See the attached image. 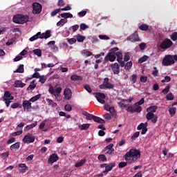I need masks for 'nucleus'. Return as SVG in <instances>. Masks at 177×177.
Returning <instances> with one entry per match:
<instances>
[{
  "label": "nucleus",
  "mask_w": 177,
  "mask_h": 177,
  "mask_svg": "<svg viewBox=\"0 0 177 177\" xmlns=\"http://www.w3.org/2000/svg\"><path fill=\"white\" fill-rule=\"evenodd\" d=\"M140 158V151L136 149H131L124 155V160L127 162H120L118 165L119 168H124L129 164H132V162H136Z\"/></svg>",
  "instance_id": "nucleus-1"
},
{
  "label": "nucleus",
  "mask_w": 177,
  "mask_h": 177,
  "mask_svg": "<svg viewBox=\"0 0 177 177\" xmlns=\"http://www.w3.org/2000/svg\"><path fill=\"white\" fill-rule=\"evenodd\" d=\"M12 21L16 24H24L28 21V16L23 15H15L12 18Z\"/></svg>",
  "instance_id": "nucleus-2"
},
{
  "label": "nucleus",
  "mask_w": 177,
  "mask_h": 177,
  "mask_svg": "<svg viewBox=\"0 0 177 177\" xmlns=\"http://www.w3.org/2000/svg\"><path fill=\"white\" fill-rule=\"evenodd\" d=\"M162 66H168L175 64V60H174V56L171 55H166L162 62Z\"/></svg>",
  "instance_id": "nucleus-3"
},
{
  "label": "nucleus",
  "mask_w": 177,
  "mask_h": 177,
  "mask_svg": "<svg viewBox=\"0 0 177 177\" xmlns=\"http://www.w3.org/2000/svg\"><path fill=\"white\" fill-rule=\"evenodd\" d=\"M109 77H105L102 84L99 86L100 89H113L114 84L110 83Z\"/></svg>",
  "instance_id": "nucleus-4"
},
{
  "label": "nucleus",
  "mask_w": 177,
  "mask_h": 177,
  "mask_svg": "<svg viewBox=\"0 0 177 177\" xmlns=\"http://www.w3.org/2000/svg\"><path fill=\"white\" fill-rule=\"evenodd\" d=\"M22 140H23L24 143L30 145V143H34V142H35V136H32V134L28 133L24 136Z\"/></svg>",
  "instance_id": "nucleus-5"
},
{
  "label": "nucleus",
  "mask_w": 177,
  "mask_h": 177,
  "mask_svg": "<svg viewBox=\"0 0 177 177\" xmlns=\"http://www.w3.org/2000/svg\"><path fill=\"white\" fill-rule=\"evenodd\" d=\"M172 41L169 39H164L160 45V48L161 49H168V48H171L172 46Z\"/></svg>",
  "instance_id": "nucleus-6"
},
{
  "label": "nucleus",
  "mask_w": 177,
  "mask_h": 177,
  "mask_svg": "<svg viewBox=\"0 0 177 177\" xmlns=\"http://www.w3.org/2000/svg\"><path fill=\"white\" fill-rule=\"evenodd\" d=\"M32 9V13L34 15H39L42 12V5L39 3H33Z\"/></svg>",
  "instance_id": "nucleus-7"
},
{
  "label": "nucleus",
  "mask_w": 177,
  "mask_h": 177,
  "mask_svg": "<svg viewBox=\"0 0 177 177\" xmlns=\"http://www.w3.org/2000/svg\"><path fill=\"white\" fill-rule=\"evenodd\" d=\"M127 41H131V42H140V39L139 38L138 32L136 31L133 35L127 37Z\"/></svg>",
  "instance_id": "nucleus-8"
},
{
  "label": "nucleus",
  "mask_w": 177,
  "mask_h": 177,
  "mask_svg": "<svg viewBox=\"0 0 177 177\" xmlns=\"http://www.w3.org/2000/svg\"><path fill=\"white\" fill-rule=\"evenodd\" d=\"M22 107L24 108V111H30L32 106H31V102L29 100H24L22 103Z\"/></svg>",
  "instance_id": "nucleus-9"
},
{
  "label": "nucleus",
  "mask_w": 177,
  "mask_h": 177,
  "mask_svg": "<svg viewBox=\"0 0 177 177\" xmlns=\"http://www.w3.org/2000/svg\"><path fill=\"white\" fill-rule=\"evenodd\" d=\"M64 96L66 100H70L73 97V91L68 88H66L64 90Z\"/></svg>",
  "instance_id": "nucleus-10"
},
{
  "label": "nucleus",
  "mask_w": 177,
  "mask_h": 177,
  "mask_svg": "<svg viewBox=\"0 0 177 177\" xmlns=\"http://www.w3.org/2000/svg\"><path fill=\"white\" fill-rule=\"evenodd\" d=\"M115 59H117V57L114 53H109L105 57L104 60L105 62H115Z\"/></svg>",
  "instance_id": "nucleus-11"
},
{
  "label": "nucleus",
  "mask_w": 177,
  "mask_h": 177,
  "mask_svg": "<svg viewBox=\"0 0 177 177\" xmlns=\"http://www.w3.org/2000/svg\"><path fill=\"white\" fill-rule=\"evenodd\" d=\"M139 29L141 30V31H148V32H151L153 30V28H151V26L149 27V25L146 24H142L140 26Z\"/></svg>",
  "instance_id": "nucleus-12"
},
{
  "label": "nucleus",
  "mask_w": 177,
  "mask_h": 177,
  "mask_svg": "<svg viewBox=\"0 0 177 177\" xmlns=\"http://www.w3.org/2000/svg\"><path fill=\"white\" fill-rule=\"evenodd\" d=\"M111 68H112V71H113V74H120V64L115 62L111 65Z\"/></svg>",
  "instance_id": "nucleus-13"
},
{
  "label": "nucleus",
  "mask_w": 177,
  "mask_h": 177,
  "mask_svg": "<svg viewBox=\"0 0 177 177\" xmlns=\"http://www.w3.org/2000/svg\"><path fill=\"white\" fill-rule=\"evenodd\" d=\"M50 30H48L45 32L40 33V39H48V38H50L52 37V34H50Z\"/></svg>",
  "instance_id": "nucleus-14"
},
{
  "label": "nucleus",
  "mask_w": 177,
  "mask_h": 177,
  "mask_svg": "<svg viewBox=\"0 0 177 177\" xmlns=\"http://www.w3.org/2000/svg\"><path fill=\"white\" fill-rule=\"evenodd\" d=\"M104 110H106V111H109V113H111V115H113L115 114V109H114L113 106H110V105L105 104L104 106Z\"/></svg>",
  "instance_id": "nucleus-15"
},
{
  "label": "nucleus",
  "mask_w": 177,
  "mask_h": 177,
  "mask_svg": "<svg viewBox=\"0 0 177 177\" xmlns=\"http://www.w3.org/2000/svg\"><path fill=\"white\" fill-rule=\"evenodd\" d=\"M56 161H59V156L56 153H53L48 158V162L53 164V162H56Z\"/></svg>",
  "instance_id": "nucleus-16"
},
{
  "label": "nucleus",
  "mask_w": 177,
  "mask_h": 177,
  "mask_svg": "<svg viewBox=\"0 0 177 177\" xmlns=\"http://www.w3.org/2000/svg\"><path fill=\"white\" fill-rule=\"evenodd\" d=\"M19 168H21L19 169V171H20V172H21V174H24V173H26V171H28V167H27V165H26L24 163L19 164Z\"/></svg>",
  "instance_id": "nucleus-17"
},
{
  "label": "nucleus",
  "mask_w": 177,
  "mask_h": 177,
  "mask_svg": "<svg viewBox=\"0 0 177 177\" xmlns=\"http://www.w3.org/2000/svg\"><path fill=\"white\" fill-rule=\"evenodd\" d=\"M77 125H79V129H80V131H86V129H88L89 127H91V124L88 123L83 124L82 125L77 124Z\"/></svg>",
  "instance_id": "nucleus-18"
},
{
  "label": "nucleus",
  "mask_w": 177,
  "mask_h": 177,
  "mask_svg": "<svg viewBox=\"0 0 177 177\" xmlns=\"http://www.w3.org/2000/svg\"><path fill=\"white\" fill-rule=\"evenodd\" d=\"M124 109H126L127 113H131V114L135 113L134 106L131 104L124 105Z\"/></svg>",
  "instance_id": "nucleus-19"
},
{
  "label": "nucleus",
  "mask_w": 177,
  "mask_h": 177,
  "mask_svg": "<svg viewBox=\"0 0 177 177\" xmlns=\"http://www.w3.org/2000/svg\"><path fill=\"white\" fill-rule=\"evenodd\" d=\"M26 84L21 82L20 80H16L15 82V88H24Z\"/></svg>",
  "instance_id": "nucleus-20"
},
{
  "label": "nucleus",
  "mask_w": 177,
  "mask_h": 177,
  "mask_svg": "<svg viewBox=\"0 0 177 177\" xmlns=\"http://www.w3.org/2000/svg\"><path fill=\"white\" fill-rule=\"evenodd\" d=\"M158 109V107L157 106L153 105V106H151L148 107L147 109V111L154 114V113H156V111H157Z\"/></svg>",
  "instance_id": "nucleus-21"
},
{
  "label": "nucleus",
  "mask_w": 177,
  "mask_h": 177,
  "mask_svg": "<svg viewBox=\"0 0 177 177\" xmlns=\"http://www.w3.org/2000/svg\"><path fill=\"white\" fill-rule=\"evenodd\" d=\"M61 17H63L64 19H72L73 14L70 12H64L60 15Z\"/></svg>",
  "instance_id": "nucleus-22"
},
{
  "label": "nucleus",
  "mask_w": 177,
  "mask_h": 177,
  "mask_svg": "<svg viewBox=\"0 0 177 177\" xmlns=\"http://www.w3.org/2000/svg\"><path fill=\"white\" fill-rule=\"evenodd\" d=\"M10 150H17L20 149V142H15V144L12 145L10 147Z\"/></svg>",
  "instance_id": "nucleus-23"
},
{
  "label": "nucleus",
  "mask_w": 177,
  "mask_h": 177,
  "mask_svg": "<svg viewBox=\"0 0 177 177\" xmlns=\"http://www.w3.org/2000/svg\"><path fill=\"white\" fill-rule=\"evenodd\" d=\"M93 121H95V122H97L98 124H104V120L103 119H102V118L97 117V116H95L93 117Z\"/></svg>",
  "instance_id": "nucleus-24"
},
{
  "label": "nucleus",
  "mask_w": 177,
  "mask_h": 177,
  "mask_svg": "<svg viewBox=\"0 0 177 177\" xmlns=\"http://www.w3.org/2000/svg\"><path fill=\"white\" fill-rule=\"evenodd\" d=\"M71 81H82V77L77 75H73L71 76Z\"/></svg>",
  "instance_id": "nucleus-25"
},
{
  "label": "nucleus",
  "mask_w": 177,
  "mask_h": 177,
  "mask_svg": "<svg viewBox=\"0 0 177 177\" xmlns=\"http://www.w3.org/2000/svg\"><path fill=\"white\" fill-rule=\"evenodd\" d=\"M114 167H115V163L111 162V163H109L107 166L105 167V169L108 172H110V171H111V169H113L114 168Z\"/></svg>",
  "instance_id": "nucleus-26"
},
{
  "label": "nucleus",
  "mask_w": 177,
  "mask_h": 177,
  "mask_svg": "<svg viewBox=\"0 0 177 177\" xmlns=\"http://www.w3.org/2000/svg\"><path fill=\"white\" fill-rule=\"evenodd\" d=\"M39 37H41V32H38L36 35L31 37L29 39V41H30V42H33V41H35L36 39H38V38H39Z\"/></svg>",
  "instance_id": "nucleus-27"
},
{
  "label": "nucleus",
  "mask_w": 177,
  "mask_h": 177,
  "mask_svg": "<svg viewBox=\"0 0 177 177\" xmlns=\"http://www.w3.org/2000/svg\"><path fill=\"white\" fill-rule=\"evenodd\" d=\"M39 37H41V32H38L36 35L31 37L29 39V41H30V42H33V41H35L36 39H38V38H39Z\"/></svg>",
  "instance_id": "nucleus-28"
},
{
  "label": "nucleus",
  "mask_w": 177,
  "mask_h": 177,
  "mask_svg": "<svg viewBox=\"0 0 177 177\" xmlns=\"http://www.w3.org/2000/svg\"><path fill=\"white\" fill-rule=\"evenodd\" d=\"M46 102L48 106H51V107H56L57 106V104L56 102H54L53 100H52L51 99L47 98Z\"/></svg>",
  "instance_id": "nucleus-29"
},
{
  "label": "nucleus",
  "mask_w": 177,
  "mask_h": 177,
  "mask_svg": "<svg viewBox=\"0 0 177 177\" xmlns=\"http://www.w3.org/2000/svg\"><path fill=\"white\" fill-rule=\"evenodd\" d=\"M66 23H67V20L66 19H62L57 23V27H63Z\"/></svg>",
  "instance_id": "nucleus-30"
},
{
  "label": "nucleus",
  "mask_w": 177,
  "mask_h": 177,
  "mask_svg": "<svg viewBox=\"0 0 177 177\" xmlns=\"http://www.w3.org/2000/svg\"><path fill=\"white\" fill-rule=\"evenodd\" d=\"M85 36H82V35L78 34L76 36V39L77 41V42H84V41L85 40Z\"/></svg>",
  "instance_id": "nucleus-31"
},
{
  "label": "nucleus",
  "mask_w": 177,
  "mask_h": 177,
  "mask_svg": "<svg viewBox=\"0 0 177 177\" xmlns=\"http://www.w3.org/2000/svg\"><path fill=\"white\" fill-rule=\"evenodd\" d=\"M39 99H41V94H37L32 97L29 100L30 102H32V103H34V102H37Z\"/></svg>",
  "instance_id": "nucleus-32"
},
{
  "label": "nucleus",
  "mask_w": 177,
  "mask_h": 177,
  "mask_svg": "<svg viewBox=\"0 0 177 177\" xmlns=\"http://www.w3.org/2000/svg\"><path fill=\"white\" fill-rule=\"evenodd\" d=\"M14 73H24V64L19 65L18 68L15 71H14Z\"/></svg>",
  "instance_id": "nucleus-33"
},
{
  "label": "nucleus",
  "mask_w": 177,
  "mask_h": 177,
  "mask_svg": "<svg viewBox=\"0 0 177 177\" xmlns=\"http://www.w3.org/2000/svg\"><path fill=\"white\" fill-rule=\"evenodd\" d=\"M115 56L117 57V62L122 60V53L121 51L116 52Z\"/></svg>",
  "instance_id": "nucleus-34"
},
{
  "label": "nucleus",
  "mask_w": 177,
  "mask_h": 177,
  "mask_svg": "<svg viewBox=\"0 0 177 177\" xmlns=\"http://www.w3.org/2000/svg\"><path fill=\"white\" fill-rule=\"evenodd\" d=\"M169 114H170L171 117H174V115H175V114H176V107H171L169 109Z\"/></svg>",
  "instance_id": "nucleus-35"
},
{
  "label": "nucleus",
  "mask_w": 177,
  "mask_h": 177,
  "mask_svg": "<svg viewBox=\"0 0 177 177\" xmlns=\"http://www.w3.org/2000/svg\"><path fill=\"white\" fill-rule=\"evenodd\" d=\"M149 59V56L147 55H144L142 57H140L138 59V63H140V64H142V63H145V62H147V60Z\"/></svg>",
  "instance_id": "nucleus-36"
},
{
  "label": "nucleus",
  "mask_w": 177,
  "mask_h": 177,
  "mask_svg": "<svg viewBox=\"0 0 177 177\" xmlns=\"http://www.w3.org/2000/svg\"><path fill=\"white\" fill-rule=\"evenodd\" d=\"M95 98L106 99V95L103 93H95Z\"/></svg>",
  "instance_id": "nucleus-37"
},
{
  "label": "nucleus",
  "mask_w": 177,
  "mask_h": 177,
  "mask_svg": "<svg viewBox=\"0 0 177 177\" xmlns=\"http://www.w3.org/2000/svg\"><path fill=\"white\" fill-rule=\"evenodd\" d=\"M11 109H21L22 105L21 104H19V102H15L10 106Z\"/></svg>",
  "instance_id": "nucleus-38"
},
{
  "label": "nucleus",
  "mask_w": 177,
  "mask_h": 177,
  "mask_svg": "<svg viewBox=\"0 0 177 177\" xmlns=\"http://www.w3.org/2000/svg\"><path fill=\"white\" fill-rule=\"evenodd\" d=\"M97 158L100 161H102L103 162L107 161V158L104 154H101L97 156Z\"/></svg>",
  "instance_id": "nucleus-39"
},
{
  "label": "nucleus",
  "mask_w": 177,
  "mask_h": 177,
  "mask_svg": "<svg viewBox=\"0 0 177 177\" xmlns=\"http://www.w3.org/2000/svg\"><path fill=\"white\" fill-rule=\"evenodd\" d=\"M154 113L151 112H148L146 115V118L148 120V121H150V120H153V118L155 116Z\"/></svg>",
  "instance_id": "nucleus-40"
},
{
  "label": "nucleus",
  "mask_w": 177,
  "mask_h": 177,
  "mask_svg": "<svg viewBox=\"0 0 177 177\" xmlns=\"http://www.w3.org/2000/svg\"><path fill=\"white\" fill-rule=\"evenodd\" d=\"M33 53L39 57H41V56H42V51L41 50V49H35L33 50Z\"/></svg>",
  "instance_id": "nucleus-41"
},
{
  "label": "nucleus",
  "mask_w": 177,
  "mask_h": 177,
  "mask_svg": "<svg viewBox=\"0 0 177 177\" xmlns=\"http://www.w3.org/2000/svg\"><path fill=\"white\" fill-rule=\"evenodd\" d=\"M134 113H141L142 112V106L138 105V106H136L135 104H134Z\"/></svg>",
  "instance_id": "nucleus-42"
},
{
  "label": "nucleus",
  "mask_w": 177,
  "mask_h": 177,
  "mask_svg": "<svg viewBox=\"0 0 177 177\" xmlns=\"http://www.w3.org/2000/svg\"><path fill=\"white\" fill-rule=\"evenodd\" d=\"M84 115H85V117H86V120H93V117H95V115L88 113H85V114H84Z\"/></svg>",
  "instance_id": "nucleus-43"
},
{
  "label": "nucleus",
  "mask_w": 177,
  "mask_h": 177,
  "mask_svg": "<svg viewBox=\"0 0 177 177\" xmlns=\"http://www.w3.org/2000/svg\"><path fill=\"white\" fill-rule=\"evenodd\" d=\"M78 28H80V26L74 25V26H71L69 28V30H70V31H72L73 32H75V31H77L78 30Z\"/></svg>",
  "instance_id": "nucleus-44"
},
{
  "label": "nucleus",
  "mask_w": 177,
  "mask_h": 177,
  "mask_svg": "<svg viewBox=\"0 0 177 177\" xmlns=\"http://www.w3.org/2000/svg\"><path fill=\"white\" fill-rule=\"evenodd\" d=\"M57 13H60V9L59 8L55 9V10L51 12L50 16L52 17H55V16H56V15H57Z\"/></svg>",
  "instance_id": "nucleus-45"
},
{
  "label": "nucleus",
  "mask_w": 177,
  "mask_h": 177,
  "mask_svg": "<svg viewBox=\"0 0 177 177\" xmlns=\"http://www.w3.org/2000/svg\"><path fill=\"white\" fill-rule=\"evenodd\" d=\"M54 91H55L54 95H60V93H62V87L59 86L55 88Z\"/></svg>",
  "instance_id": "nucleus-46"
},
{
  "label": "nucleus",
  "mask_w": 177,
  "mask_h": 177,
  "mask_svg": "<svg viewBox=\"0 0 177 177\" xmlns=\"http://www.w3.org/2000/svg\"><path fill=\"white\" fill-rule=\"evenodd\" d=\"M174 97L175 96L174 95V94H172V93H169L166 96L167 100H174Z\"/></svg>",
  "instance_id": "nucleus-47"
},
{
  "label": "nucleus",
  "mask_w": 177,
  "mask_h": 177,
  "mask_svg": "<svg viewBox=\"0 0 177 177\" xmlns=\"http://www.w3.org/2000/svg\"><path fill=\"white\" fill-rule=\"evenodd\" d=\"M139 135H140V132L139 131L135 132L131 138V140H135L136 138H139Z\"/></svg>",
  "instance_id": "nucleus-48"
},
{
  "label": "nucleus",
  "mask_w": 177,
  "mask_h": 177,
  "mask_svg": "<svg viewBox=\"0 0 177 177\" xmlns=\"http://www.w3.org/2000/svg\"><path fill=\"white\" fill-rule=\"evenodd\" d=\"M39 82H41V84H45L46 82V77L44 75L39 76Z\"/></svg>",
  "instance_id": "nucleus-49"
},
{
  "label": "nucleus",
  "mask_w": 177,
  "mask_h": 177,
  "mask_svg": "<svg viewBox=\"0 0 177 177\" xmlns=\"http://www.w3.org/2000/svg\"><path fill=\"white\" fill-rule=\"evenodd\" d=\"M67 40L70 45H74V44L77 42V39L75 38H71V39H68Z\"/></svg>",
  "instance_id": "nucleus-50"
},
{
  "label": "nucleus",
  "mask_w": 177,
  "mask_h": 177,
  "mask_svg": "<svg viewBox=\"0 0 177 177\" xmlns=\"http://www.w3.org/2000/svg\"><path fill=\"white\" fill-rule=\"evenodd\" d=\"M10 92L9 91H5L4 92V95L3 96V99L5 100V99H9V97H10Z\"/></svg>",
  "instance_id": "nucleus-51"
},
{
  "label": "nucleus",
  "mask_w": 177,
  "mask_h": 177,
  "mask_svg": "<svg viewBox=\"0 0 177 177\" xmlns=\"http://www.w3.org/2000/svg\"><path fill=\"white\" fill-rule=\"evenodd\" d=\"M171 39L173 41H177V32H173L170 36Z\"/></svg>",
  "instance_id": "nucleus-52"
},
{
  "label": "nucleus",
  "mask_w": 177,
  "mask_h": 177,
  "mask_svg": "<svg viewBox=\"0 0 177 177\" xmlns=\"http://www.w3.org/2000/svg\"><path fill=\"white\" fill-rule=\"evenodd\" d=\"M131 67H132V62H129L126 64L124 68L125 70H131Z\"/></svg>",
  "instance_id": "nucleus-53"
},
{
  "label": "nucleus",
  "mask_w": 177,
  "mask_h": 177,
  "mask_svg": "<svg viewBox=\"0 0 177 177\" xmlns=\"http://www.w3.org/2000/svg\"><path fill=\"white\" fill-rule=\"evenodd\" d=\"M84 88L87 91V92H88V93H92V88H91V86L86 84L84 86Z\"/></svg>",
  "instance_id": "nucleus-54"
},
{
  "label": "nucleus",
  "mask_w": 177,
  "mask_h": 177,
  "mask_svg": "<svg viewBox=\"0 0 177 177\" xmlns=\"http://www.w3.org/2000/svg\"><path fill=\"white\" fill-rule=\"evenodd\" d=\"M48 92L49 93H50V95H55V88H53V86H52V84L49 85Z\"/></svg>",
  "instance_id": "nucleus-55"
},
{
  "label": "nucleus",
  "mask_w": 177,
  "mask_h": 177,
  "mask_svg": "<svg viewBox=\"0 0 177 177\" xmlns=\"http://www.w3.org/2000/svg\"><path fill=\"white\" fill-rule=\"evenodd\" d=\"M145 104V98H141L140 100L138 102L135 103V106H142V104Z\"/></svg>",
  "instance_id": "nucleus-56"
},
{
  "label": "nucleus",
  "mask_w": 177,
  "mask_h": 177,
  "mask_svg": "<svg viewBox=\"0 0 177 177\" xmlns=\"http://www.w3.org/2000/svg\"><path fill=\"white\" fill-rule=\"evenodd\" d=\"M169 85L167 86L162 91V93H163L164 95H167V93H168L169 92Z\"/></svg>",
  "instance_id": "nucleus-57"
},
{
  "label": "nucleus",
  "mask_w": 177,
  "mask_h": 177,
  "mask_svg": "<svg viewBox=\"0 0 177 177\" xmlns=\"http://www.w3.org/2000/svg\"><path fill=\"white\" fill-rule=\"evenodd\" d=\"M83 53H84V55H86L87 56V57H89L90 56H92V55H93V53H92V52L87 50H84Z\"/></svg>",
  "instance_id": "nucleus-58"
},
{
  "label": "nucleus",
  "mask_w": 177,
  "mask_h": 177,
  "mask_svg": "<svg viewBox=\"0 0 177 177\" xmlns=\"http://www.w3.org/2000/svg\"><path fill=\"white\" fill-rule=\"evenodd\" d=\"M80 30H82L83 31L86 30V28H89V26L85 24H81L80 26Z\"/></svg>",
  "instance_id": "nucleus-59"
},
{
  "label": "nucleus",
  "mask_w": 177,
  "mask_h": 177,
  "mask_svg": "<svg viewBox=\"0 0 177 177\" xmlns=\"http://www.w3.org/2000/svg\"><path fill=\"white\" fill-rule=\"evenodd\" d=\"M23 133V130H19L18 131L14 132L12 133V136H19Z\"/></svg>",
  "instance_id": "nucleus-60"
},
{
  "label": "nucleus",
  "mask_w": 177,
  "mask_h": 177,
  "mask_svg": "<svg viewBox=\"0 0 177 177\" xmlns=\"http://www.w3.org/2000/svg\"><path fill=\"white\" fill-rule=\"evenodd\" d=\"M79 17H84L86 15V10H82L77 13Z\"/></svg>",
  "instance_id": "nucleus-61"
},
{
  "label": "nucleus",
  "mask_w": 177,
  "mask_h": 177,
  "mask_svg": "<svg viewBox=\"0 0 177 177\" xmlns=\"http://www.w3.org/2000/svg\"><path fill=\"white\" fill-rule=\"evenodd\" d=\"M131 59V57L129 56V53H126L124 54V62H128Z\"/></svg>",
  "instance_id": "nucleus-62"
},
{
  "label": "nucleus",
  "mask_w": 177,
  "mask_h": 177,
  "mask_svg": "<svg viewBox=\"0 0 177 177\" xmlns=\"http://www.w3.org/2000/svg\"><path fill=\"white\" fill-rule=\"evenodd\" d=\"M170 81H171V77H169V76H165V79L162 80L161 81V82H162V83H165V82H169Z\"/></svg>",
  "instance_id": "nucleus-63"
},
{
  "label": "nucleus",
  "mask_w": 177,
  "mask_h": 177,
  "mask_svg": "<svg viewBox=\"0 0 177 177\" xmlns=\"http://www.w3.org/2000/svg\"><path fill=\"white\" fill-rule=\"evenodd\" d=\"M64 109H65L66 111H71V110H73V108L71 107V105H70V104L65 105Z\"/></svg>",
  "instance_id": "nucleus-64"
}]
</instances>
